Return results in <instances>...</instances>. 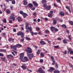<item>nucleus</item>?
Instances as JSON below:
<instances>
[{
	"label": "nucleus",
	"instance_id": "1",
	"mask_svg": "<svg viewBox=\"0 0 73 73\" xmlns=\"http://www.w3.org/2000/svg\"><path fill=\"white\" fill-rule=\"evenodd\" d=\"M25 50L26 52H27L29 53H32V49H31L30 47H27L25 49Z\"/></svg>",
	"mask_w": 73,
	"mask_h": 73
},
{
	"label": "nucleus",
	"instance_id": "2",
	"mask_svg": "<svg viewBox=\"0 0 73 73\" xmlns=\"http://www.w3.org/2000/svg\"><path fill=\"white\" fill-rule=\"evenodd\" d=\"M20 59L21 60L22 62H27V61H28V58H27V57L25 56L24 57V58H20Z\"/></svg>",
	"mask_w": 73,
	"mask_h": 73
},
{
	"label": "nucleus",
	"instance_id": "3",
	"mask_svg": "<svg viewBox=\"0 0 73 73\" xmlns=\"http://www.w3.org/2000/svg\"><path fill=\"white\" fill-rule=\"evenodd\" d=\"M27 54L28 55V56L30 60H32V58H33V57L34 56L33 54H29L28 53H27Z\"/></svg>",
	"mask_w": 73,
	"mask_h": 73
},
{
	"label": "nucleus",
	"instance_id": "4",
	"mask_svg": "<svg viewBox=\"0 0 73 73\" xmlns=\"http://www.w3.org/2000/svg\"><path fill=\"white\" fill-rule=\"evenodd\" d=\"M26 25H25V27H26V29L27 30L29 29V25H30V24L28 23V22H26L25 24Z\"/></svg>",
	"mask_w": 73,
	"mask_h": 73
},
{
	"label": "nucleus",
	"instance_id": "5",
	"mask_svg": "<svg viewBox=\"0 0 73 73\" xmlns=\"http://www.w3.org/2000/svg\"><path fill=\"white\" fill-rule=\"evenodd\" d=\"M39 73H45V72L42 70L41 68H40L38 70Z\"/></svg>",
	"mask_w": 73,
	"mask_h": 73
},
{
	"label": "nucleus",
	"instance_id": "6",
	"mask_svg": "<svg viewBox=\"0 0 73 73\" xmlns=\"http://www.w3.org/2000/svg\"><path fill=\"white\" fill-rule=\"evenodd\" d=\"M11 48H12V49H14V50H16V49H17V46H16L15 45H14L13 46L11 45Z\"/></svg>",
	"mask_w": 73,
	"mask_h": 73
},
{
	"label": "nucleus",
	"instance_id": "7",
	"mask_svg": "<svg viewBox=\"0 0 73 73\" xmlns=\"http://www.w3.org/2000/svg\"><path fill=\"white\" fill-rule=\"evenodd\" d=\"M10 19H13V21H15V18L14 17H13L11 15L9 17Z\"/></svg>",
	"mask_w": 73,
	"mask_h": 73
},
{
	"label": "nucleus",
	"instance_id": "8",
	"mask_svg": "<svg viewBox=\"0 0 73 73\" xmlns=\"http://www.w3.org/2000/svg\"><path fill=\"white\" fill-rule=\"evenodd\" d=\"M40 44L42 45H45V44H46V43H45L44 41L41 40L40 42Z\"/></svg>",
	"mask_w": 73,
	"mask_h": 73
},
{
	"label": "nucleus",
	"instance_id": "9",
	"mask_svg": "<svg viewBox=\"0 0 73 73\" xmlns=\"http://www.w3.org/2000/svg\"><path fill=\"white\" fill-rule=\"evenodd\" d=\"M7 57L8 58H12L13 56L12 55H7Z\"/></svg>",
	"mask_w": 73,
	"mask_h": 73
},
{
	"label": "nucleus",
	"instance_id": "10",
	"mask_svg": "<svg viewBox=\"0 0 73 73\" xmlns=\"http://www.w3.org/2000/svg\"><path fill=\"white\" fill-rule=\"evenodd\" d=\"M24 3L23 4L24 5H27V4H28V2L27 1V0H24L23 1Z\"/></svg>",
	"mask_w": 73,
	"mask_h": 73
},
{
	"label": "nucleus",
	"instance_id": "11",
	"mask_svg": "<svg viewBox=\"0 0 73 73\" xmlns=\"http://www.w3.org/2000/svg\"><path fill=\"white\" fill-rule=\"evenodd\" d=\"M33 3L35 6H38V4H37L36 2L33 1Z\"/></svg>",
	"mask_w": 73,
	"mask_h": 73
},
{
	"label": "nucleus",
	"instance_id": "12",
	"mask_svg": "<svg viewBox=\"0 0 73 73\" xmlns=\"http://www.w3.org/2000/svg\"><path fill=\"white\" fill-rule=\"evenodd\" d=\"M16 46H17V48H21V47H22V45L20 44H16Z\"/></svg>",
	"mask_w": 73,
	"mask_h": 73
},
{
	"label": "nucleus",
	"instance_id": "13",
	"mask_svg": "<svg viewBox=\"0 0 73 73\" xmlns=\"http://www.w3.org/2000/svg\"><path fill=\"white\" fill-rule=\"evenodd\" d=\"M60 14L61 16H64V12L63 11H61L60 13Z\"/></svg>",
	"mask_w": 73,
	"mask_h": 73
},
{
	"label": "nucleus",
	"instance_id": "14",
	"mask_svg": "<svg viewBox=\"0 0 73 73\" xmlns=\"http://www.w3.org/2000/svg\"><path fill=\"white\" fill-rule=\"evenodd\" d=\"M66 8L68 9L69 12H70V13H71V10H70V7L69 6H66Z\"/></svg>",
	"mask_w": 73,
	"mask_h": 73
},
{
	"label": "nucleus",
	"instance_id": "15",
	"mask_svg": "<svg viewBox=\"0 0 73 73\" xmlns=\"http://www.w3.org/2000/svg\"><path fill=\"white\" fill-rule=\"evenodd\" d=\"M47 9V10L49 11L50 9V6H49L48 7H46V9Z\"/></svg>",
	"mask_w": 73,
	"mask_h": 73
},
{
	"label": "nucleus",
	"instance_id": "16",
	"mask_svg": "<svg viewBox=\"0 0 73 73\" xmlns=\"http://www.w3.org/2000/svg\"><path fill=\"white\" fill-rule=\"evenodd\" d=\"M56 23H57V21H56V19H54V20H53V23H52L53 25H56Z\"/></svg>",
	"mask_w": 73,
	"mask_h": 73
},
{
	"label": "nucleus",
	"instance_id": "17",
	"mask_svg": "<svg viewBox=\"0 0 73 73\" xmlns=\"http://www.w3.org/2000/svg\"><path fill=\"white\" fill-rule=\"evenodd\" d=\"M0 52H6L7 51L6 50L3 49H0Z\"/></svg>",
	"mask_w": 73,
	"mask_h": 73
},
{
	"label": "nucleus",
	"instance_id": "18",
	"mask_svg": "<svg viewBox=\"0 0 73 73\" xmlns=\"http://www.w3.org/2000/svg\"><path fill=\"white\" fill-rule=\"evenodd\" d=\"M28 6L30 8H31L33 7V5L32 3H29L28 4Z\"/></svg>",
	"mask_w": 73,
	"mask_h": 73
},
{
	"label": "nucleus",
	"instance_id": "19",
	"mask_svg": "<svg viewBox=\"0 0 73 73\" xmlns=\"http://www.w3.org/2000/svg\"><path fill=\"white\" fill-rule=\"evenodd\" d=\"M22 19H21L20 17H18V21H19V22H20L22 21Z\"/></svg>",
	"mask_w": 73,
	"mask_h": 73
},
{
	"label": "nucleus",
	"instance_id": "20",
	"mask_svg": "<svg viewBox=\"0 0 73 73\" xmlns=\"http://www.w3.org/2000/svg\"><path fill=\"white\" fill-rule=\"evenodd\" d=\"M6 12L7 14H9L11 13V12H10V10L9 9L7 10L6 11Z\"/></svg>",
	"mask_w": 73,
	"mask_h": 73
},
{
	"label": "nucleus",
	"instance_id": "21",
	"mask_svg": "<svg viewBox=\"0 0 73 73\" xmlns=\"http://www.w3.org/2000/svg\"><path fill=\"white\" fill-rule=\"evenodd\" d=\"M69 52H70L71 54H73V51L72 50V49H69L68 50Z\"/></svg>",
	"mask_w": 73,
	"mask_h": 73
},
{
	"label": "nucleus",
	"instance_id": "22",
	"mask_svg": "<svg viewBox=\"0 0 73 73\" xmlns=\"http://www.w3.org/2000/svg\"><path fill=\"white\" fill-rule=\"evenodd\" d=\"M21 67L23 69H27V67L25 66H24V65H23V66H21Z\"/></svg>",
	"mask_w": 73,
	"mask_h": 73
},
{
	"label": "nucleus",
	"instance_id": "23",
	"mask_svg": "<svg viewBox=\"0 0 73 73\" xmlns=\"http://www.w3.org/2000/svg\"><path fill=\"white\" fill-rule=\"evenodd\" d=\"M20 58H23L24 57V53H22L20 55Z\"/></svg>",
	"mask_w": 73,
	"mask_h": 73
},
{
	"label": "nucleus",
	"instance_id": "24",
	"mask_svg": "<svg viewBox=\"0 0 73 73\" xmlns=\"http://www.w3.org/2000/svg\"><path fill=\"white\" fill-rule=\"evenodd\" d=\"M40 55L41 57H44V54L43 52H41L40 54Z\"/></svg>",
	"mask_w": 73,
	"mask_h": 73
},
{
	"label": "nucleus",
	"instance_id": "25",
	"mask_svg": "<svg viewBox=\"0 0 73 73\" xmlns=\"http://www.w3.org/2000/svg\"><path fill=\"white\" fill-rule=\"evenodd\" d=\"M54 27H50V30L51 31H54Z\"/></svg>",
	"mask_w": 73,
	"mask_h": 73
},
{
	"label": "nucleus",
	"instance_id": "26",
	"mask_svg": "<svg viewBox=\"0 0 73 73\" xmlns=\"http://www.w3.org/2000/svg\"><path fill=\"white\" fill-rule=\"evenodd\" d=\"M62 27H63V28H66L67 27H66V25H62Z\"/></svg>",
	"mask_w": 73,
	"mask_h": 73
},
{
	"label": "nucleus",
	"instance_id": "27",
	"mask_svg": "<svg viewBox=\"0 0 73 73\" xmlns=\"http://www.w3.org/2000/svg\"><path fill=\"white\" fill-rule=\"evenodd\" d=\"M43 7L45 8V9H46V7H47V5H46V4L45 3L43 4Z\"/></svg>",
	"mask_w": 73,
	"mask_h": 73
},
{
	"label": "nucleus",
	"instance_id": "28",
	"mask_svg": "<svg viewBox=\"0 0 73 73\" xmlns=\"http://www.w3.org/2000/svg\"><path fill=\"white\" fill-rule=\"evenodd\" d=\"M63 42H64V44H67V42L66 39L64 40Z\"/></svg>",
	"mask_w": 73,
	"mask_h": 73
},
{
	"label": "nucleus",
	"instance_id": "29",
	"mask_svg": "<svg viewBox=\"0 0 73 73\" xmlns=\"http://www.w3.org/2000/svg\"><path fill=\"white\" fill-rule=\"evenodd\" d=\"M21 36L22 38H24L23 37H24V33H22V32L21 33Z\"/></svg>",
	"mask_w": 73,
	"mask_h": 73
},
{
	"label": "nucleus",
	"instance_id": "30",
	"mask_svg": "<svg viewBox=\"0 0 73 73\" xmlns=\"http://www.w3.org/2000/svg\"><path fill=\"white\" fill-rule=\"evenodd\" d=\"M54 73H60V71L58 70H55L54 71Z\"/></svg>",
	"mask_w": 73,
	"mask_h": 73
},
{
	"label": "nucleus",
	"instance_id": "31",
	"mask_svg": "<svg viewBox=\"0 0 73 73\" xmlns=\"http://www.w3.org/2000/svg\"><path fill=\"white\" fill-rule=\"evenodd\" d=\"M41 52V50H38L37 52V54H40V53Z\"/></svg>",
	"mask_w": 73,
	"mask_h": 73
},
{
	"label": "nucleus",
	"instance_id": "32",
	"mask_svg": "<svg viewBox=\"0 0 73 73\" xmlns=\"http://www.w3.org/2000/svg\"><path fill=\"white\" fill-rule=\"evenodd\" d=\"M1 59L3 61H4L5 60V58L4 57L1 58Z\"/></svg>",
	"mask_w": 73,
	"mask_h": 73
},
{
	"label": "nucleus",
	"instance_id": "33",
	"mask_svg": "<svg viewBox=\"0 0 73 73\" xmlns=\"http://www.w3.org/2000/svg\"><path fill=\"white\" fill-rule=\"evenodd\" d=\"M14 40V39H12V38H10L9 39V41H13Z\"/></svg>",
	"mask_w": 73,
	"mask_h": 73
},
{
	"label": "nucleus",
	"instance_id": "34",
	"mask_svg": "<svg viewBox=\"0 0 73 73\" xmlns=\"http://www.w3.org/2000/svg\"><path fill=\"white\" fill-rule=\"evenodd\" d=\"M53 62L52 63V65H55V61H54V60H53Z\"/></svg>",
	"mask_w": 73,
	"mask_h": 73
},
{
	"label": "nucleus",
	"instance_id": "35",
	"mask_svg": "<svg viewBox=\"0 0 73 73\" xmlns=\"http://www.w3.org/2000/svg\"><path fill=\"white\" fill-rule=\"evenodd\" d=\"M69 65L71 68H73V65L72 64L70 63H69Z\"/></svg>",
	"mask_w": 73,
	"mask_h": 73
},
{
	"label": "nucleus",
	"instance_id": "36",
	"mask_svg": "<svg viewBox=\"0 0 73 73\" xmlns=\"http://www.w3.org/2000/svg\"><path fill=\"white\" fill-rule=\"evenodd\" d=\"M21 32H19L18 33H17V35H18V36H20L21 35Z\"/></svg>",
	"mask_w": 73,
	"mask_h": 73
},
{
	"label": "nucleus",
	"instance_id": "37",
	"mask_svg": "<svg viewBox=\"0 0 73 73\" xmlns=\"http://www.w3.org/2000/svg\"><path fill=\"white\" fill-rule=\"evenodd\" d=\"M54 48H59V46H58V45L54 46Z\"/></svg>",
	"mask_w": 73,
	"mask_h": 73
},
{
	"label": "nucleus",
	"instance_id": "38",
	"mask_svg": "<svg viewBox=\"0 0 73 73\" xmlns=\"http://www.w3.org/2000/svg\"><path fill=\"white\" fill-rule=\"evenodd\" d=\"M2 35L4 37H5V36H6V33H4L2 34Z\"/></svg>",
	"mask_w": 73,
	"mask_h": 73
},
{
	"label": "nucleus",
	"instance_id": "39",
	"mask_svg": "<svg viewBox=\"0 0 73 73\" xmlns=\"http://www.w3.org/2000/svg\"><path fill=\"white\" fill-rule=\"evenodd\" d=\"M3 22L4 23H7V20H6V19H4L3 20Z\"/></svg>",
	"mask_w": 73,
	"mask_h": 73
},
{
	"label": "nucleus",
	"instance_id": "40",
	"mask_svg": "<svg viewBox=\"0 0 73 73\" xmlns=\"http://www.w3.org/2000/svg\"><path fill=\"white\" fill-rule=\"evenodd\" d=\"M52 14H49L48 15V17H52Z\"/></svg>",
	"mask_w": 73,
	"mask_h": 73
},
{
	"label": "nucleus",
	"instance_id": "41",
	"mask_svg": "<svg viewBox=\"0 0 73 73\" xmlns=\"http://www.w3.org/2000/svg\"><path fill=\"white\" fill-rule=\"evenodd\" d=\"M46 0H42V3H43V4H44L45 3H46Z\"/></svg>",
	"mask_w": 73,
	"mask_h": 73
},
{
	"label": "nucleus",
	"instance_id": "42",
	"mask_svg": "<svg viewBox=\"0 0 73 73\" xmlns=\"http://www.w3.org/2000/svg\"><path fill=\"white\" fill-rule=\"evenodd\" d=\"M70 23L71 25H73V22L72 21H70Z\"/></svg>",
	"mask_w": 73,
	"mask_h": 73
},
{
	"label": "nucleus",
	"instance_id": "43",
	"mask_svg": "<svg viewBox=\"0 0 73 73\" xmlns=\"http://www.w3.org/2000/svg\"><path fill=\"white\" fill-rule=\"evenodd\" d=\"M26 39L27 40H31V39L30 38L27 37H26Z\"/></svg>",
	"mask_w": 73,
	"mask_h": 73
},
{
	"label": "nucleus",
	"instance_id": "44",
	"mask_svg": "<svg viewBox=\"0 0 73 73\" xmlns=\"http://www.w3.org/2000/svg\"><path fill=\"white\" fill-rule=\"evenodd\" d=\"M70 37H71V35L68 36V38H69V40H72Z\"/></svg>",
	"mask_w": 73,
	"mask_h": 73
},
{
	"label": "nucleus",
	"instance_id": "45",
	"mask_svg": "<svg viewBox=\"0 0 73 73\" xmlns=\"http://www.w3.org/2000/svg\"><path fill=\"white\" fill-rule=\"evenodd\" d=\"M12 3L13 4H15V1L14 0L12 1Z\"/></svg>",
	"mask_w": 73,
	"mask_h": 73
},
{
	"label": "nucleus",
	"instance_id": "46",
	"mask_svg": "<svg viewBox=\"0 0 73 73\" xmlns=\"http://www.w3.org/2000/svg\"><path fill=\"white\" fill-rule=\"evenodd\" d=\"M20 14H21V15H23L24 13H23V12L22 11H20Z\"/></svg>",
	"mask_w": 73,
	"mask_h": 73
},
{
	"label": "nucleus",
	"instance_id": "47",
	"mask_svg": "<svg viewBox=\"0 0 73 73\" xmlns=\"http://www.w3.org/2000/svg\"><path fill=\"white\" fill-rule=\"evenodd\" d=\"M54 31H55V32H57L58 31V29L57 28H55Z\"/></svg>",
	"mask_w": 73,
	"mask_h": 73
},
{
	"label": "nucleus",
	"instance_id": "48",
	"mask_svg": "<svg viewBox=\"0 0 73 73\" xmlns=\"http://www.w3.org/2000/svg\"><path fill=\"white\" fill-rule=\"evenodd\" d=\"M50 69H51V70H54V68H53V67H50Z\"/></svg>",
	"mask_w": 73,
	"mask_h": 73
},
{
	"label": "nucleus",
	"instance_id": "49",
	"mask_svg": "<svg viewBox=\"0 0 73 73\" xmlns=\"http://www.w3.org/2000/svg\"><path fill=\"white\" fill-rule=\"evenodd\" d=\"M45 33H50V32L48 30H45Z\"/></svg>",
	"mask_w": 73,
	"mask_h": 73
},
{
	"label": "nucleus",
	"instance_id": "50",
	"mask_svg": "<svg viewBox=\"0 0 73 73\" xmlns=\"http://www.w3.org/2000/svg\"><path fill=\"white\" fill-rule=\"evenodd\" d=\"M53 11H50V13L52 15L53 14Z\"/></svg>",
	"mask_w": 73,
	"mask_h": 73
},
{
	"label": "nucleus",
	"instance_id": "51",
	"mask_svg": "<svg viewBox=\"0 0 73 73\" xmlns=\"http://www.w3.org/2000/svg\"><path fill=\"white\" fill-rule=\"evenodd\" d=\"M13 31L14 32H16V29L15 28L13 29Z\"/></svg>",
	"mask_w": 73,
	"mask_h": 73
},
{
	"label": "nucleus",
	"instance_id": "52",
	"mask_svg": "<svg viewBox=\"0 0 73 73\" xmlns=\"http://www.w3.org/2000/svg\"><path fill=\"white\" fill-rule=\"evenodd\" d=\"M27 70H28V71H29V72H32V70H31L29 69L28 68H27Z\"/></svg>",
	"mask_w": 73,
	"mask_h": 73
},
{
	"label": "nucleus",
	"instance_id": "53",
	"mask_svg": "<svg viewBox=\"0 0 73 73\" xmlns=\"http://www.w3.org/2000/svg\"><path fill=\"white\" fill-rule=\"evenodd\" d=\"M0 56H1V57H3V56H4V55L2 53H0Z\"/></svg>",
	"mask_w": 73,
	"mask_h": 73
},
{
	"label": "nucleus",
	"instance_id": "54",
	"mask_svg": "<svg viewBox=\"0 0 73 73\" xmlns=\"http://www.w3.org/2000/svg\"><path fill=\"white\" fill-rule=\"evenodd\" d=\"M47 41L48 43V44H50V43H51L50 41V40H47Z\"/></svg>",
	"mask_w": 73,
	"mask_h": 73
},
{
	"label": "nucleus",
	"instance_id": "55",
	"mask_svg": "<svg viewBox=\"0 0 73 73\" xmlns=\"http://www.w3.org/2000/svg\"><path fill=\"white\" fill-rule=\"evenodd\" d=\"M48 19L46 17L44 18L45 21H48Z\"/></svg>",
	"mask_w": 73,
	"mask_h": 73
},
{
	"label": "nucleus",
	"instance_id": "56",
	"mask_svg": "<svg viewBox=\"0 0 73 73\" xmlns=\"http://www.w3.org/2000/svg\"><path fill=\"white\" fill-rule=\"evenodd\" d=\"M43 61L44 60L43 59H40V62H43Z\"/></svg>",
	"mask_w": 73,
	"mask_h": 73
},
{
	"label": "nucleus",
	"instance_id": "57",
	"mask_svg": "<svg viewBox=\"0 0 73 73\" xmlns=\"http://www.w3.org/2000/svg\"><path fill=\"white\" fill-rule=\"evenodd\" d=\"M55 67L56 68H58V65L57 63H56V65H55Z\"/></svg>",
	"mask_w": 73,
	"mask_h": 73
},
{
	"label": "nucleus",
	"instance_id": "58",
	"mask_svg": "<svg viewBox=\"0 0 73 73\" xmlns=\"http://www.w3.org/2000/svg\"><path fill=\"white\" fill-rule=\"evenodd\" d=\"M10 8L11 10H13V6H11Z\"/></svg>",
	"mask_w": 73,
	"mask_h": 73
},
{
	"label": "nucleus",
	"instance_id": "59",
	"mask_svg": "<svg viewBox=\"0 0 73 73\" xmlns=\"http://www.w3.org/2000/svg\"><path fill=\"white\" fill-rule=\"evenodd\" d=\"M23 15L24 16H28V14H27V13H23Z\"/></svg>",
	"mask_w": 73,
	"mask_h": 73
},
{
	"label": "nucleus",
	"instance_id": "60",
	"mask_svg": "<svg viewBox=\"0 0 73 73\" xmlns=\"http://www.w3.org/2000/svg\"><path fill=\"white\" fill-rule=\"evenodd\" d=\"M36 29L37 31H40V28L38 27L36 28Z\"/></svg>",
	"mask_w": 73,
	"mask_h": 73
},
{
	"label": "nucleus",
	"instance_id": "61",
	"mask_svg": "<svg viewBox=\"0 0 73 73\" xmlns=\"http://www.w3.org/2000/svg\"><path fill=\"white\" fill-rule=\"evenodd\" d=\"M66 32H67V33H68V34H69V30H66Z\"/></svg>",
	"mask_w": 73,
	"mask_h": 73
},
{
	"label": "nucleus",
	"instance_id": "62",
	"mask_svg": "<svg viewBox=\"0 0 73 73\" xmlns=\"http://www.w3.org/2000/svg\"><path fill=\"white\" fill-rule=\"evenodd\" d=\"M37 15V13H33V15L34 16H36Z\"/></svg>",
	"mask_w": 73,
	"mask_h": 73
},
{
	"label": "nucleus",
	"instance_id": "63",
	"mask_svg": "<svg viewBox=\"0 0 73 73\" xmlns=\"http://www.w3.org/2000/svg\"><path fill=\"white\" fill-rule=\"evenodd\" d=\"M9 23L11 24H12V21L11 20L9 21Z\"/></svg>",
	"mask_w": 73,
	"mask_h": 73
},
{
	"label": "nucleus",
	"instance_id": "64",
	"mask_svg": "<svg viewBox=\"0 0 73 73\" xmlns=\"http://www.w3.org/2000/svg\"><path fill=\"white\" fill-rule=\"evenodd\" d=\"M21 31H24V28L23 27H21Z\"/></svg>",
	"mask_w": 73,
	"mask_h": 73
}]
</instances>
